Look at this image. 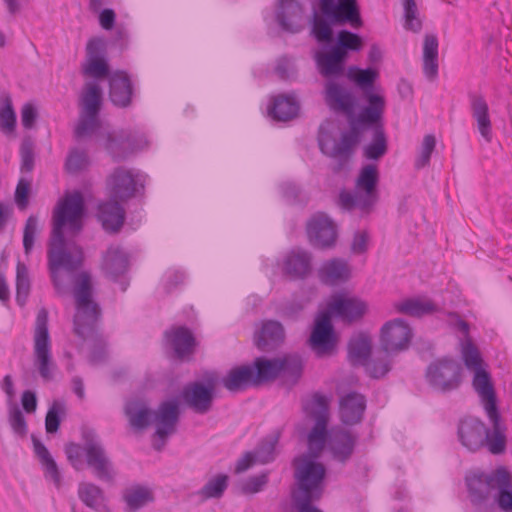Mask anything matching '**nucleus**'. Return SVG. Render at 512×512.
Here are the masks:
<instances>
[{"label":"nucleus","mask_w":512,"mask_h":512,"mask_svg":"<svg viewBox=\"0 0 512 512\" xmlns=\"http://www.w3.org/2000/svg\"><path fill=\"white\" fill-rule=\"evenodd\" d=\"M33 363L44 381L49 382L53 380L56 364L52 357L51 339L48 330V312L44 308L38 311L35 321Z\"/></svg>","instance_id":"obj_10"},{"label":"nucleus","mask_w":512,"mask_h":512,"mask_svg":"<svg viewBox=\"0 0 512 512\" xmlns=\"http://www.w3.org/2000/svg\"><path fill=\"white\" fill-rule=\"evenodd\" d=\"M223 386L231 392H239L257 386L254 367L242 365L232 368L222 379Z\"/></svg>","instance_id":"obj_34"},{"label":"nucleus","mask_w":512,"mask_h":512,"mask_svg":"<svg viewBox=\"0 0 512 512\" xmlns=\"http://www.w3.org/2000/svg\"><path fill=\"white\" fill-rule=\"evenodd\" d=\"M30 278L27 266L18 262L16 267V302L23 307L30 293Z\"/></svg>","instance_id":"obj_52"},{"label":"nucleus","mask_w":512,"mask_h":512,"mask_svg":"<svg viewBox=\"0 0 512 512\" xmlns=\"http://www.w3.org/2000/svg\"><path fill=\"white\" fill-rule=\"evenodd\" d=\"M318 277L325 285H339L350 279L351 268L346 260L333 258L322 263L318 270Z\"/></svg>","instance_id":"obj_27"},{"label":"nucleus","mask_w":512,"mask_h":512,"mask_svg":"<svg viewBox=\"0 0 512 512\" xmlns=\"http://www.w3.org/2000/svg\"><path fill=\"white\" fill-rule=\"evenodd\" d=\"M123 499L130 512H135L154 500L153 494L147 487L133 486L125 490Z\"/></svg>","instance_id":"obj_48"},{"label":"nucleus","mask_w":512,"mask_h":512,"mask_svg":"<svg viewBox=\"0 0 512 512\" xmlns=\"http://www.w3.org/2000/svg\"><path fill=\"white\" fill-rule=\"evenodd\" d=\"M309 344L319 357L331 355L334 352L337 337L331 323L330 313L322 311L318 314L309 338Z\"/></svg>","instance_id":"obj_15"},{"label":"nucleus","mask_w":512,"mask_h":512,"mask_svg":"<svg viewBox=\"0 0 512 512\" xmlns=\"http://www.w3.org/2000/svg\"><path fill=\"white\" fill-rule=\"evenodd\" d=\"M133 85L125 71H116L109 78V98L120 108H126L132 103Z\"/></svg>","instance_id":"obj_25"},{"label":"nucleus","mask_w":512,"mask_h":512,"mask_svg":"<svg viewBox=\"0 0 512 512\" xmlns=\"http://www.w3.org/2000/svg\"><path fill=\"white\" fill-rule=\"evenodd\" d=\"M357 121L352 124L351 130L341 135L340 141L334 144L333 149L328 156L337 160L333 168L335 173L340 172L346 166L353 154L354 147L359 142L360 131L357 127Z\"/></svg>","instance_id":"obj_23"},{"label":"nucleus","mask_w":512,"mask_h":512,"mask_svg":"<svg viewBox=\"0 0 512 512\" xmlns=\"http://www.w3.org/2000/svg\"><path fill=\"white\" fill-rule=\"evenodd\" d=\"M362 45V39L359 35L348 30H341L338 33L336 44L332 47L347 58L348 51H359Z\"/></svg>","instance_id":"obj_53"},{"label":"nucleus","mask_w":512,"mask_h":512,"mask_svg":"<svg viewBox=\"0 0 512 512\" xmlns=\"http://www.w3.org/2000/svg\"><path fill=\"white\" fill-rule=\"evenodd\" d=\"M486 427L474 417H467L458 425V438L461 444L470 451H477L485 445Z\"/></svg>","instance_id":"obj_22"},{"label":"nucleus","mask_w":512,"mask_h":512,"mask_svg":"<svg viewBox=\"0 0 512 512\" xmlns=\"http://www.w3.org/2000/svg\"><path fill=\"white\" fill-rule=\"evenodd\" d=\"M73 296L76 309L73 319L74 333L83 340L93 339L89 361L92 364H99L107 357V344L96 328L102 317V310L93 299V284L90 273L82 271L75 275Z\"/></svg>","instance_id":"obj_2"},{"label":"nucleus","mask_w":512,"mask_h":512,"mask_svg":"<svg viewBox=\"0 0 512 512\" xmlns=\"http://www.w3.org/2000/svg\"><path fill=\"white\" fill-rule=\"evenodd\" d=\"M39 222L38 218L35 215H30L25 223L24 230H23V247L25 254H30L32 251L36 235L39 231Z\"/></svg>","instance_id":"obj_60"},{"label":"nucleus","mask_w":512,"mask_h":512,"mask_svg":"<svg viewBox=\"0 0 512 512\" xmlns=\"http://www.w3.org/2000/svg\"><path fill=\"white\" fill-rule=\"evenodd\" d=\"M103 148L114 162H121L143 148V140L136 133L126 130L99 134Z\"/></svg>","instance_id":"obj_13"},{"label":"nucleus","mask_w":512,"mask_h":512,"mask_svg":"<svg viewBox=\"0 0 512 512\" xmlns=\"http://www.w3.org/2000/svg\"><path fill=\"white\" fill-rule=\"evenodd\" d=\"M9 423L13 432L20 436L25 437L27 435V423L21 410L14 406L9 413Z\"/></svg>","instance_id":"obj_64"},{"label":"nucleus","mask_w":512,"mask_h":512,"mask_svg":"<svg viewBox=\"0 0 512 512\" xmlns=\"http://www.w3.org/2000/svg\"><path fill=\"white\" fill-rule=\"evenodd\" d=\"M357 437L345 430L334 431L330 437L329 448L335 460L345 463L353 452Z\"/></svg>","instance_id":"obj_35"},{"label":"nucleus","mask_w":512,"mask_h":512,"mask_svg":"<svg viewBox=\"0 0 512 512\" xmlns=\"http://www.w3.org/2000/svg\"><path fill=\"white\" fill-rule=\"evenodd\" d=\"M313 403L317 410L312 413L315 424L308 434V447L316 456L325 446L327 439L328 403L325 396L315 394Z\"/></svg>","instance_id":"obj_18"},{"label":"nucleus","mask_w":512,"mask_h":512,"mask_svg":"<svg viewBox=\"0 0 512 512\" xmlns=\"http://www.w3.org/2000/svg\"><path fill=\"white\" fill-rule=\"evenodd\" d=\"M307 235L310 243L317 248H330L337 239L334 222L324 213L315 214L307 223Z\"/></svg>","instance_id":"obj_19"},{"label":"nucleus","mask_w":512,"mask_h":512,"mask_svg":"<svg viewBox=\"0 0 512 512\" xmlns=\"http://www.w3.org/2000/svg\"><path fill=\"white\" fill-rule=\"evenodd\" d=\"M379 178L375 164L363 166L355 180L354 191H340L339 206L347 211L358 210L361 215L370 214L379 200Z\"/></svg>","instance_id":"obj_3"},{"label":"nucleus","mask_w":512,"mask_h":512,"mask_svg":"<svg viewBox=\"0 0 512 512\" xmlns=\"http://www.w3.org/2000/svg\"><path fill=\"white\" fill-rule=\"evenodd\" d=\"M362 127L374 125L372 141L364 148V156L370 160H378L387 152V138L381 120L371 124H359Z\"/></svg>","instance_id":"obj_45"},{"label":"nucleus","mask_w":512,"mask_h":512,"mask_svg":"<svg viewBox=\"0 0 512 512\" xmlns=\"http://www.w3.org/2000/svg\"><path fill=\"white\" fill-rule=\"evenodd\" d=\"M128 256L119 246H110L103 255L101 269L110 278L116 279L128 269Z\"/></svg>","instance_id":"obj_38"},{"label":"nucleus","mask_w":512,"mask_h":512,"mask_svg":"<svg viewBox=\"0 0 512 512\" xmlns=\"http://www.w3.org/2000/svg\"><path fill=\"white\" fill-rule=\"evenodd\" d=\"M503 474L505 480L503 483L499 482L488 512H493L496 507L504 512H512V477L506 468Z\"/></svg>","instance_id":"obj_44"},{"label":"nucleus","mask_w":512,"mask_h":512,"mask_svg":"<svg viewBox=\"0 0 512 512\" xmlns=\"http://www.w3.org/2000/svg\"><path fill=\"white\" fill-rule=\"evenodd\" d=\"M16 124V114L11 97L3 94L0 97V127L5 132H12Z\"/></svg>","instance_id":"obj_55"},{"label":"nucleus","mask_w":512,"mask_h":512,"mask_svg":"<svg viewBox=\"0 0 512 512\" xmlns=\"http://www.w3.org/2000/svg\"><path fill=\"white\" fill-rule=\"evenodd\" d=\"M228 486V476L219 474L209 480L199 491L205 499L220 498Z\"/></svg>","instance_id":"obj_56"},{"label":"nucleus","mask_w":512,"mask_h":512,"mask_svg":"<svg viewBox=\"0 0 512 512\" xmlns=\"http://www.w3.org/2000/svg\"><path fill=\"white\" fill-rule=\"evenodd\" d=\"M303 9L296 0H280L277 21L281 28L290 33L302 29Z\"/></svg>","instance_id":"obj_28"},{"label":"nucleus","mask_w":512,"mask_h":512,"mask_svg":"<svg viewBox=\"0 0 512 512\" xmlns=\"http://www.w3.org/2000/svg\"><path fill=\"white\" fill-rule=\"evenodd\" d=\"M294 477L297 489L292 498L295 505H312L323 494V481L326 469L310 455H302L294 460Z\"/></svg>","instance_id":"obj_5"},{"label":"nucleus","mask_w":512,"mask_h":512,"mask_svg":"<svg viewBox=\"0 0 512 512\" xmlns=\"http://www.w3.org/2000/svg\"><path fill=\"white\" fill-rule=\"evenodd\" d=\"M34 451L45 466L47 474L51 477L57 487L61 484V476L57 464L50 455L48 449L38 440H33Z\"/></svg>","instance_id":"obj_51"},{"label":"nucleus","mask_w":512,"mask_h":512,"mask_svg":"<svg viewBox=\"0 0 512 512\" xmlns=\"http://www.w3.org/2000/svg\"><path fill=\"white\" fill-rule=\"evenodd\" d=\"M102 89L94 82L86 83L79 99V119L74 129L76 139L93 134L101 125Z\"/></svg>","instance_id":"obj_9"},{"label":"nucleus","mask_w":512,"mask_h":512,"mask_svg":"<svg viewBox=\"0 0 512 512\" xmlns=\"http://www.w3.org/2000/svg\"><path fill=\"white\" fill-rule=\"evenodd\" d=\"M106 188L110 198L116 201L126 202L143 190L144 185L141 182L139 173L119 166L114 168L107 177Z\"/></svg>","instance_id":"obj_12"},{"label":"nucleus","mask_w":512,"mask_h":512,"mask_svg":"<svg viewBox=\"0 0 512 512\" xmlns=\"http://www.w3.org/2000/svg\"><path fill=\"white\" fill-rule=\"evenodd\" d=\"M285 338L284 328L280 322L268 320L262 324L260 331L255 336V343L259 350L269 352L283 343Z\"/></svg>","instance_id":"obj_29"},{"label":"nucleus","mask_w":512,"mask_h":512,"mask_svg":"<svg viewBox=\"0 0 512 512\" xmlns=\"http://www.w3.org/2000/svg\"><path fill=\"white\" fill-rule=\"evenodd\" d=\"M346 57L331 47L328 51H319L315 60L320 74L326 78L339 77L344 73Z\"/></svg>","instance_id":"obj_32"},{"label":"nucleus","mask_w":512,"mask_h":512,"mask_svg":"<svg viewBox=\"0 0 512 512\" xmlns=\"http://www.w3.org/2000/svg\"><path fill=\"white\" fill-rule=\"evenodd\" d=\"M461 376V365L449 357L433 361L425 372V378L429 386L441 393L458 389L462 381Z\"/></svg>","instance_id":"obj_11"},{"label":"nucleus","mask_w":512,"mask_h":512,"mask_svg":"<svg viewBox=\"0 0 512 512\" xmlns=\"http://www.w3.org/2000/svg\"><path fill=\"white\" fill-rule=\"evenodd\" d=\"M472 118L476 122L480 135L487 143L492 141V122L489 115V106L482 94L470 92L468 94Z\"/></svg>","instance_id":"obj_24"},{"label":"nucleus","mask_w":512,"mask_h":512,"mask_svg":"<svg viewBox=\"0 0 512 512\" xmlns=\"http://www.w3.org/2000/svg\"><path fill=\"white\" fill-rule=\"evenodd\" d=\"M79 499L89 508L99 511L104 506L103 490L93 483H81L78 487Z\"/></svg>","instance_id":"obj_49"},{"label":"nucleus","mask_w":512,"mask_h":512,"mask_svg":"<svg viewBox=\"0 0 512 512\" xmlns=\"http://www.w3.org/2000/svg\"><path fill=\"white\" fill-rule=\"evenodd\" d=\"M367 304L356 297H346L342 294L335 295L328 304L326 312L330 316L339 317L344 321L352 322L363 317Z\"/></svg>","instance_id":"obj_20"},{"label":"nucleus","mask_w":512,"mask_h":512,"mask_svg":"<svg viewBox=\"0 0 512 512\" xmlns=\"http://www.w3.org/2000/svg\"><path fill=\"white\" fill-rule=\"evenodd\" d=\"M124 411L130 426L135 430L146 429L153 419L152 411L140 401L128 402Z\"/></svg>","instance_id":"obj_43"},{"label":"nucleus","mask_w":512,"mask_h":512,"mask_svg":"<svg viewBox=\"0 0 512 512\" xmlns=\"http://www.w3.org/2000/svg\"><path fill=\"white\" fill-rule=\"evenodd\" d=\"M84 212L85 203L80 191L66 193L53 211L47 259L51 281L58 294H64L67 290L61 270L74 273L83 265L82 248L74 242L68 243L63 230L67 227L68 234L71 237L76 236L82 230Z\"/></svg>","instance_id":"obj_1"},{"label":"nucleus","mask_w":512,"mask_h":512,"mask_svg":"<svg viewBox=\"0 0 512 512\" xmlns=\"http://www.w3.org/2000/svg\"><path fill=\"white\" fill-rule=\"evenodd\" d=\"M325 101L334 111L350 113L355 106L353 95L341 85L332 81H328L325 85Z\"/></svg>","instance_id":"obj_36"},{"label":"nucleus","mask_w":512,"mask_h":512,"mask_svg":"<svg viewBox=\"0 0 512 512\" xmlns=\"http://www.w3.org/2000/svg\"><path fill=\"white\" fill-rule=\"evenodd\" d=\"M89 164L90 160L88 154L84 150L73 148L66 158L65 168L67 172L77 174L86 169Z\"/></svg>","instance_id":"obj_57"},{"label":"nucleus","mask_w":512,"mask_h":512,"mask_svg":"<svg viewBox=\"0 0 512 512\" xmlns=\"http://www.w3.org/2000/svg\"><path fill=\"white\" fill-rule=\"evenodd\" d=\"M110 198L98 205V218L106 231L117 232L125 221V210L120 203Z\"/></svg>","instance_id":"obj_30"},{"label":"nucleus","mask_w":512,"mask_h":512,"mask_svg":"<svg viewBox=\"0 0 512 512\" xmlns=\"http://www.w3.org/2000/svg\"><path fill=\"white\" fill-rule=\"evenodd\" d=\"M423 73L431 81L438 76V39L433 34L424 37Z\"/></svg>","instance_id":"obj_41"},{"label":"nucleus","mask_w":512,"mask_h":512,"mask_svg":"<svg viewBox=\"0 0 512 512\" xmlns=\"http://www.w3.org/2000/svg\"><path fill=\"white\" fill-rule=\"evenodd\" d=\"M325 101L334 111L350 113L355 106L353 95L341 85L332 81H328L325 85Z\"/></svg>","instance_id":"obj_37"},{"label":"nucleus","mask_w":512,"mask_h":512,"mask_svg":"<svg viewBox=\"0 0 512 512\" xmlns=\"http://www.w3.org/2000/svg\"><path fill=\"white\" fill-rule=\"evenodd\" d=\"M492 423V431L486 429L485 444L494 455L502 454L506 449L505 428L500 424L499 411L486 413Z\"/></svg>","instance_id":"obj_40"},{"label":"nucleus","mask_w":512,"mask_h":512,"mask_svg":"<svg viewBox=\"0 0 512 512\" xmlns=\"http://www.w3.org/2000/svg\"><path fill=\"white\" fill-rule=\"evenodd\" d=\"M405 28L413 32H418L422 28V23L417 17L418 9L415 0H404Z\"/></svg>","instance_id":"obj_62"},{"label":"nucleus","mask_w":512,"mask_h":512,"mask_svg":"<svg viewBox=\"0 0 512 512\" xmlns=\"http://www.w3.org/2000/svg\"><path fill=\"white\" fill-rule=\"evenodd\" d=\"M280 363H283L281 374L290 378L295 383L302 374L303 365L301 358L297 355H287L280 358Z\"/></svg>","instance_id":"obj_59"},{"label":"nucleus","mask_w":512,"mask_h":512,"mask_svg":"<svg viewBox=\"0 0 512 512\" xmlns=\"http://www.w3.org/2000/svg\"><path fill=\"white\" fill-rule=\"evenodd\" d=\"M319 6L325 19L316 16L312 28L319 42L328 43L333 40L331 24L349 23L354 28L363 24L356 0H320Z\"/></svg>","instance_id":"obj_4"},{"label":"nucleus","mask_w":512,"mask_h":512,"mask_svg":"<svg viewBox=\"0 0 512 512\" xmlns=\"http://www.w3.org/2000/svg\"><path fill=\"white\" fill-rule=\"evenodd\" d=\"M283 269L293 278L306 277L311 271V254L302 249L291 250L284 260Z\"/></svg>","instance_id":"obj_39"},{"label":"nucleus","mask_w":512,"mask_h":512,"mask_svg":"<svg viewBox=\"0 0 512 512\" xmlns=\"http://www.w3.org/2000/svg\"><path fill=\"white\" fill-rule=\"evenodd\" d=\"M107 43L101 37H94L86 44V59L82 64V73L95 79H104L109 75L106 60Z\"/></svg>","instance_id":"obj_16"},{"label":"nucleus","mask_w":512,"mask_h":512,"mask_svg":"<svg viewBox=\"0 0 512 512\" xmlns=\"http://www.w3.org/2000/svg\"><path fill=\"white\" fill-rule=\"evenodd\" d=\"M366 409V398L358 392H349L339 401V415L346 425L359 423Z\"/></svg>","instance_id":"obj_26"},{"label":"nucleus","mask_w":512,"mask_h":512,"mask_svg":"<svg viewBox=\"0 0 512 512\" xmlns=\"http://www.w3.org/2000/svg\"><path fill=\"white\" fill-rule=\"evenodd\" d=\"M413 337L410 326L400 318L387 321L380 331V344L385 352L398 353L408 349Z\"/></svg>","instance_id":"obj_14"},{"label":"nucleus","mask_w":512,"mask_h":512,"mask_svg":"<svg viewBox=\"0 0 512 512\" xmlns=\"http://www.w3.org/2000/svg\"><path fill=\"white\" fill-rule=\"evenodd\" d=\"M214 389V379H208L206 385L196 381L185 385L181 396L184 403L194 412L205 414L212 407Z\"/></svg>","instance_id":"obj_17"},{"label":"nucleus","mask_w":512,"mask_h":512,"mask_svg":"<svg viewBox=\"0 0 512 512\" xmlns=\"http://www.w3.org/2000/svg\"><path fill=\"white\" fill-rule=\"evenodd\" d=\"M436 146V139L434 135L428 134L423 138L419 155L417 156L414 166L416 169H422L429 165L432 152Z\"/></svg>","instance_id":"obj_61"},{"label":"nucleus","mask_w":512,"mask_h":512,"mask_svg":"<svg viewBox=\"0 0 512 512\" xmlns=\"http://www.w3.org/2000/svg\"><path fill=\"white\" fill-rule=\"evenodd\" d=\"M395 308L399 313L416 317L430 314L437 310V307L433 302L422 301L419 299H407L397 304Z\"/></svg>","instance_id":"obj_50"},{"label":"nucleus","mask_w":512,"mask_h":512,"mask_svg":"<svg viewBox=\"0 0 512 512\" xmlns=\"http://www.w3.org/2000/svg\"><path fill=\"white\" fill-rule=\"evenodd\" d=\"M378 74L374 69H359L350 67L348 77L354 81L362 90L368 105L362 108L357 117L359 124H371L382 120L385 99L383 96L373 93V84Z\"/></svg>","instance_id":"obj_8"},{"label":"nucleus","mask_w":512,"mask_h":512,"mask_svg":"<svg viewBox=\"0 0 512 512\" xmlns=\"http://www.w3.org/2000/svg\"><path fill=\"white\" fill-rule=\"evenodd\" d=\"M389 354L391 353L385 352L382 349L379 354H376L366 363V371L372 378H381L391 370V360Z\"/></svg>","instance_id":"obj_54"},{"label":"nucleus","mask_w":512,"mask_h":512,"mask_svg":"<svg viewBox=\"0 0 512 512\" xmlns=\"http://www.w3.org/2000/svg\"><path fill=\"white\" fill-rule=\"evenodd\" d=\"M65 414V404L55 400L50 406L45 417V428L47 433H56L61 423V416Z\"/></svg>","instance_id":"obj_58"},{"label":"nucleus","mask_w":512,"mask_h":512,"mask_svg":"<svg viewBox=\"0 0 512 512\" xmlns=\"http://www.w3.org/2000/svg\"><path fill=\"white\" fill-rule=\"evenodd\" d=\"M282 365L283 363H280V358H257L253 366L257 386L263 382L277 378L281 374Z\"/></svg>","instance_id":"obj_47"},{"label":"nucleus","mask_w":512,"mask_h":512,"mask_svg":"<svg viewBox=\"0 0 512 512\" xmlns=\"http://www.w3.org/2000/svg\"><path fill=\"white\" fill-rule=\"evenodd\" d=\"M372 341L368 335L360 334L348 344V355L353 365H366L371 355Z\"/></svg>","instance_id":"obj_46"},{"label":"nucleus","mask_w":512,"mask_h":512,"mask_svg":"<svg viewBox=\"0 0 512 512\" xmlns=\"http://www.w3.org/2000/svg\"><path fill=\"white\" fill-rule=\"evenodd\" d=\"M180 417V408L176 400L162 402L154 414L155 434L162 440L175 433Z\"/></svg>","instance_id":"obj_21"},{"label":"nucleus","mask_w":512,"mask_h":512,"mask_svg":"<svg viewBox=\"0 0 512 512\" xmlns=\"http://www.w3.org/2000/svg\"><path fill=\"white\" fill-rule=\"evenodd\" d=\"M165 339L179 359L193 352L195 338L192 332L186 327L179 326L166 331Z\"/></svg>","instance_id":"obj_33"},{"label":"nucleus","mask_w":512,"mask_h":512,"mask_svg":"<svg viewBox=\"0 0 512 512\" xmlns=\"http://www.w3.org/2000/svg\"><path fill=\"white\" fill-rule=\"evenodd\" d=\"M463 360L466 367L470 370L476 371L483 369L482 368V358L479 354L476 346L468 341L466 345L463 347Z\"/></svg>","instance_id":"obj_63"},{"label":"nucleus","mask_w":512,"mask_h":512,"mask_svg":"<svg viewBox=\"0 0 512 512\" xmlns=\"http://www.w3.org/2000/svg\"><path fill=\"white\" fill-rule=\"evenodd\" d=\"M473 387L478 393L486 413L492 412L495 415V411H498L496 393L490 374L486 370L474 371Z\"/></svg>","instance_id":"obj_31"},{"label":"nucleus","mask_w":512,"mask_h":512,"mask_svg":"<svg viewBox=\"0 0 512 512\" xmlns=\"http://www.w3.org/2000/svg\"><path fill=\"white\" fill-rule=\"evenodd\" d=\"M299 112V103L294 97L278 95L274 97L269 107L270 116L278 121H289L295 118Z\"/></svg>","instance_id":"obj_42"},{"label":"nucleus","mask_w":512,"mask_h":512,"mask_svg":"<svg viewBox=\"0 0 512 512\" xmlns=\"http://www.w3.org/2000/svg\"><path fill=\"white\" fill-rule=\"evenodd\" d=\"M505 467L487 473L480 469L468 471L464 477L468 499L473 507L488 512L499 482H504Z\"/></svg>","instance_id":"obj_7"},{"label":"nucleus","mask_w":512,"mask_h":512,"mask_svg":"<svg viewBox=\"0 0 512 512\" xmlns=\"http://www.w3.org/2000/svg\"><path fill=\"white\" fill-rule=\"evenodd\" d=\"M68 461L76 470L83 467L82 455L85 454L87 465L93 469L95 476L105 482H113L115 472L101 442L93 437H85L83 446L69 443L65 447Z\"/></svg>","instance_id":"obj_6"}]
</instances>
